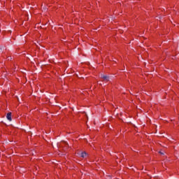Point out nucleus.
<instances>
[{
	"label": "nucleus",
	"instance_id": "2",
	"mask_svg": "<svg viewBox=\"0 0 179 179\" xmlns=\"http://www.w3.org/2000/svg\"><path fill=\"white\" fill-rule=\"evenodd\" d=\"M6 118L8 121H12V113H7Z\"/></svg>",
	"mask_w": 179,
	"mask_h": 179
},
{
	"label": "nucleus",
	"instance_id": "1",
	"mask_svg": "<svg viewBox=\"0 0 179 179\" xmlns=\"http://www.w3.org/2000/svg\"><path fill=\"white\" fill-rule=\"evenodd\" d=\"M101 77L102 78V79H104L107 82H108V80H110V77L108 76H105L104 74H101Z\"/></svg>",
	"mask_w": 179,
	"mask_h": 179
},
{
	"label": "nucleus",
	"instance_id": "5",
	"mask_svg": "<svg viewBox=\"0 0 179 179\" xmlns=\"http://www.w3.org/2000/svg\"><path fill=\"white\" fill-rule=\"evenodd\" d=\"M159 153H161V155H163V153H162V152H160Z\"/></svg>",
	"mask_w": 179,
	"mask_h": 179
},
{
	"label": "nucleus",
	"instance_id": "4",
	"mask_svg": "<svg viewBox=\"0 0 179 179\" xmlns=\"http://www.w3.org/2000/svg\"><path fill=\"white\" fill-rule=\"evenodd\" d=\"M3 49V47H0V51H2Z\"/></svg>",
	"mask_w": 179,
	"mask_h": 179
},
{
	"label": "nucleus",
	"instance_id": "3",
	"mask_svg": "<svg viewBox=\"0 0 179 179\" xmlns=\"http://www.w3.org/2000/svg\"><path fill=\"white\" fill-rule=\"evenodd\" d=\"M86 155H87L85 152H81L80 153V157H85Z\"/></svg>",
	"mask_w": 179,
	"mask_h": 179
},
{
	"label": "nucleus",
	"instance_id": "6",
	"mask_svg": "<svg viewBox=\"0 0 179 179\" xmlns=\"http://www.w3.org/2000/svg\"><path fill=\"white\" fill-rule=\"evenodd\" d=\"M8 59H12V58H8Z\"/></svg>",
	"mask_w": 179,
	"mask_h": 179
}]
</instances>
